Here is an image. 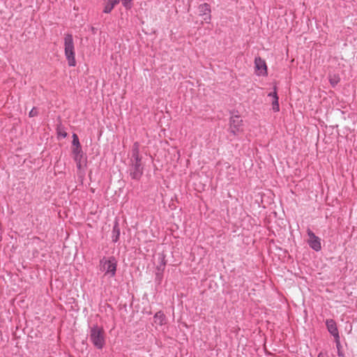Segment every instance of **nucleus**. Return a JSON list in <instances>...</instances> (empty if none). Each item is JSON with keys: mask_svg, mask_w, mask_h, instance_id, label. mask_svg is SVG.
Here are the masks:
<instances>
[{"mask_svg": "<svg viewBox=\"0 0 357 357\" xmlns=\"http://www.w3.org/2000/svg\"><path fill=\"white\" fill-rule=\"evenodd\" d=\"M89 339L97 349H102L106 343L103 328L97 324L91 326L89 331Z\"/></svg>", "mask_w": 357, "mask_h": 357, "instance_id": "1", "label": "nucleus"}, {"mask_svg": "<svg viewBox=\"0 0 357 357\" xmlns=\"http://www.w3.org/2000/svg\"><path fill=\"white\" fill-rule=\"evenodd\" d=\"M64 52L69 66H75V52L73 35L66 34L64 37Z\"/></svg>", "mask_w": 357, "mask_h": 357, "instance_id": "2", "label": "nucleus"}, {"mask_svg": "<svg viewBox=\"0 0 357 357\" xmlns=\"http://www.w3.org/2000/svg\"><path fill=\"white\" fill-rule=\"evenodd\" d=\"M117 261L114 257H110L108 259L103 257L100 260V269L105 272V275H109V277L113 278L116 275Z\"/></svg>", "mask_w": 357, "mask_h": 357, "instance_id": "3", "label": "nucleus"}, {"mask_svg": "<svg viewBox=\"0 0 357 357\" xmlns=\"http://www.w3.org/2000/svg\"><path fill=\"white\" fill-rule=\"evenodd\" d=\"M129 172L132 179L139 180L144 173V165L142 160H130Z\"/></svg>", "mask_w": 357, "mask_h": 357, "instance_id": "4", "label": "nucleus"}, {"mask_svg": "<svg viewBox=\"0 0 357 357\" xmlns=\"http://www.w3.org/2000/svg\"><path fill=\"white\" fill-rule=\"evenodd\" d=\"M229 130L234 135H236L243 131V120L239 116L235 115L230 118Z\"/></svg>", "mask_w": 357, "mask_h": 357, "instance_id": "5", "label": "nucleus"}, {"mask_svg": "<svg viewBox=\"0 0 357 357\" xmlns=\"http://www.w3.org/2000/svg\"><path fill=\"white\" fill-rule=\"evenodd\" d=\"M307 234L309 237L307 242L310 248L316 252L320 251L321 250V238L310 229H307Z\"/></svg>", "mask_w": 357, "mask_h": 357, "instance_id": "6", "label": "nucleus"}, {"mask_svg": "<svg viewBox=\"0 0 357 357\" xmlns=\"http://www.w3.org/2000/svg\"><path fill=\"white\" fill-rule=\"evenodd\" d=\"M326 326L328 331L334 337L335 342L337 344V346H339L340 335L336 322L332 319H326Z\"/></svg>", "mask_w": 357, "mask_h": 357, "instance_id": "7", "label": "nucleus"}, {"mask_svg": "<svg viewBox=\"0 0 357 357\" xmlns=\"http://www.w3.org/2000/svg\"><path fill=\"white\" fill-rule=\"evenodd\" d=\"M255 65L258 75L264 76L267 75V66L264 59L259 56L256 57L255 59Z\"/></svg>", "mask_w": 357, "mask_h": 357, "instance_id": "8", "label": "nucleus"}, {"mask_svg": "<svg viewBox=\"0 0 357 357\" xmlns=\"http://www.w3.org/2000/svg\"><path fill=\"white\" fill-rule=\"evenodd\" d=\"M199 15L202 16H205L204 20L206 22H208L211 20V8L209 4L204 3L199 6Z\"/></svg>", "mask_w": 357, "mask_h": 357, "instance_id": "9", "label": "nucleus"}, {"mask_svg": "<svg viewBox=\"0 0 357 357\" xmlns=\"http://www.w3.org/2000/svg\"><path fill=\"white\" fill-rule=\"evenodd\" d=\"M268 97L272 98V109L274 112H278L280 110V106L278 102V96L276 91V86L274 87V91L271 92L268 94Z\"/></svg>", "mask_w": 357, "mask_h": 357, "instance_id": "10", "label": "nucleus"}, {"mask_svg": "<svg viewBox=\"0 0 357 357\" xmlns=\"http://www.w3.org/2000/svg\"><path fill=\"white\" fill-rule=\"evenodd\" d=\"M132 156L130 160H142V158L139 154V143L135 142L132 147Z\"/></svg>", "mask_w": 357, "mask_h": 357, "instance_id": "11", "label": "nucleus"}, {"mask_svg": "<svg viewBox=\"0 0 357 357\" xmlns=\"http://www.w3.org/2000/svg\"><path fill=\"white\" fill-rule=\"evenodd\" d=\"M153 319L154 322L160 326H162L166 323V317L161 311H159L154 314Z\"/></svg>", "mask_w": 357, "mask_h": 357, "instance_id": "12", "label": "nucleus"}, {"mask_svg": "<svg viewBox=\"0 0 357 357\" xmlns=\"http://www.w3.org/2000/svg\"><path fill=\"white\" fill-rule=\"evenodd\" d=\"M73 154L75 161H79L83 160L84 154L82 150V147L73 148Z\"/></svg>", "mask_w": 357, "mask_h": 357, "instance_id": "13", "label": "nucleus"}, {"mask_svg": "<svg viewBox=\"0 0 357 357\" xmlns=\"http://www.w3.org/2000/svg\"><path fill=\"white\" fill-rule=\"evenodd\" d=\"M120 236V229L119 227L118 223H116L113 227L112 230V241L116 243Z\"/></svg>", "mask_w": 357, "mask_h": 357, "instance_id": "14", "label": "nucleus"}, {"mask_svg": "<svg viewBox=\"0 0 357 357\" xmlns=\"http://www.w3.org/2000/svg\"><path fill=\"white\" fill-rule=\"evenodd\" d=\"M158 262H159V264L157 266V269L158 271H164L165 266H166V260L165 259L164 255L159 256Z\"/></svg>", "mask_w": 357, "mask_h": 357, "instance_id": "15", "label": "nucleus"}, {"mask_svg": "<svg viewBox=\"0 0 357 357\" xmlns=\"http://www.w3.org/2000/svg\"><path fill=\"white\" fill-rule=\"evenodd\" d=\"M73 145L75 146V148L81 147L79 138L76 134L73 135Z\"/></svg>", "mask_w": 357, "mask_h": 357, "instance_id": "16", "label": "nucleus"}, {"mask_svg": "<svg viewBox=\"0 0 357 357\" xmlns=\"http://www.w3.org/2000/svg\"><path fill=\"white\" fill-rule=\"evenodd\" d=\"M132 1L133 0H121L123 6L126 9H130L132 6Z\"/></svg>", "mask_w": 357, "mask_h": 357, "instance_id": "17", "label": "nucleus"}, {"mask_svg": "<svg viewBox=\"0 0 357 357\" xmlns=\"http://www.w3.org/2000/svg\"><path fill=\"white\" fill-rule=\"evenodd\" d=\"M113 8H114V7H112V6H111L110 4L107 3L106 5L105 6L103 12L105 13H109L112 10Z\"/></svg>", "mask_w": 357, "mask_h": 357, "instance_id": "18", "label": "nucleus"}, {"mask_svg": "<svg viewBox=\"0 0 357 357\" xmlns=\"http://www.w3.org/2000/svg\"><path fill=\"white\" fill-rule=\"evenodd\" d=\"M37 115H38V111H37L36 108H35V107L32 108V109L29 112V116L30 117H34V116H36Z\"/></svg>", "mask_w": 357, "mask_h": 357, "instance_id": "19", "label": "nucleus"}, {"mask_svg": "<svg viewBox=\"0 0 357 357\" xmlns=\"http://www.w3.org/2000/svg\"><path fill=\"white\" fill-rule=\"evenodd\" d=\"M336 344V347H337V355L339 356H343V354L342 352L341 351V344H340V340H339V346H337V344L335 343Z\"/></svg>", "mask_w": 357, "mask_h": 357, "instance_id": "20", "label": "nucleus"}, {"mask_svg": "<svg viewBox=\"0 0 357 357\" xmlns=\"http://www.w3.org/2000/svg\"><path fill=\"white\" fill-rule=\"evenodd\" d=\"M120 0H107V3L114 7L116 4L119 3Z\"/></svg>", "mask_w": 357, "mask_h": 357, "instance_id": "21", "label": "nucleus"}, {"mask_svg": "<svg viewBox=\"0 0 357 357\" xmlns=\"http://www.w3.org/2000/svg\"><path fill=\"white\" fill-rule=\"evenodd\" d=\"M76 162V165H77V167L78 169H81L82 167V160H78V161H75Z\"/></svg>", "mask_w": 357, "mask_h": 357, "instance_id": "22", "label": "nucleus"}, {"mask_svg": "<svg viewBox=\"0 0 357 357\" xmlns=\"http://www.w3.org/2000/svg\"><path fill=\"white\" fill-rule=\"evenodd\" d=\"M317 357H328L326 353L320 352Z\"/></svg>", "mask_w": 357, "mask_h": 357, "instance_id": "23", "label": "nucleus"}]
</instances>
